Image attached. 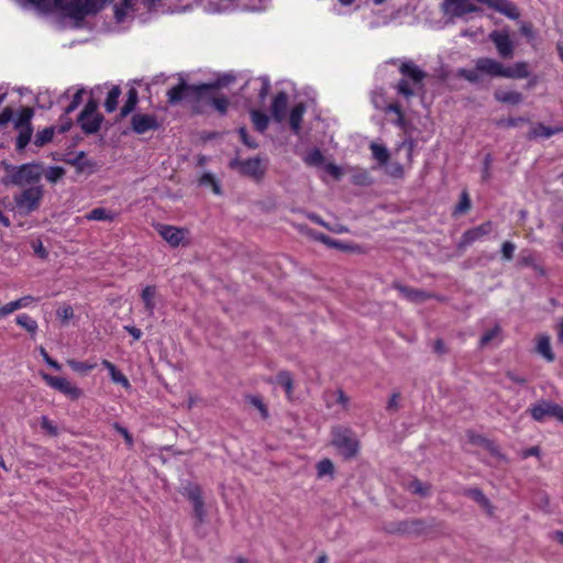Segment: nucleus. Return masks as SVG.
Returning a JSON list of instances; mask_svg holds the SVG:
<instances>
[{
	"label": "nucleus",
	"instance_id": "obj_42",
	"mask_svg": "<svg viewBox=\"0 0 563 563\" xmlns=\"http://www.w3.org/2000/svg\"><path fill=\"white\" fill-rule=\"evenodd\" d=\"M65 168L60 166H49L47 169L44 168L43 175L49 183H57L65 176Z\"/></svg>",
	"mask_w": 563,
	"mask_h": 563
},
{
	"label": "nucleus",
	"instance_id": "obj_23",
	"mask_svg": "<svg viewBox=\"0 0 563 563\" xmlns=\"http://www.w3.org/2000/svg\"><path fill=\"white\" fill-rule=\"evenodd\" d=\"M103 120L104 117L102 114H95V117L84 119L82 121H77V123L85 134L90 135L97 133L100 130Z\"/></svg>",
	"mask_w": 563,
	"mask_h": 563
},
{
	"label": "nucleus",
	"instance_id": "obj_18",
	"mask_svg": "<svg viewBox=\"0 0 563 563\" xmlns=\"http://www.w3.org/2000/svg\"><path fill=\"white\" fill-rule=\"evenodd\" d=\"M159 235L173 247H177L185 238L186 230L167 224L156 227Z\"/></svg>",
	"mask_w": 563,
	"mask_h": 563
},
{
	"label": "nucleus",
	"instance_id": "obj_24",
	"mask_svg": "<svg viewBox=\"0 0 563 563\" xmlns=\"http://www.w3.org/2000/svg\"><path fill=\"white\" fill-rule=\"evenodd\" d=\"M490 232H492V223L485 222L476 228L467 230L463 234V240L465 243L470 244V243H473L474 241L483 238L484 235H487Z\"/></svg>",
	"mask_w": 563,
	"mask_h": 563
},
{
	"label": "nucleus",
	"instance_id": "obj_9",
	"mask_svg": "<svg viewBox=\"0 0 563 563\" xmlns=\"http://www.w3.org/2000/svg\"><path fill=\"white\" fill-rule=\"evenodd\" d=\"M229 167L238 170L241 175L251 177L255 180H261L265 175V168L262 167V161L260 157L249 158L241 161L235 157L230 161Z\"/></svg>",
	"mask_w": 563,
	"mask_h": 563
},
{
	"label": "nucleus",
	"instance_id": "obj_20",
	"mask_svg": "<svg viewBox=\"0 0 563 563\" xmlns=\"http://www.w3.org/2000/svg\"><path fill=\"white\" fill-rule=\"evenodd\" d=\"M287 107L288 95L285 91H279L272 103V115L276 122L280 123L285 120Z\"/></svg>",
	"mask_w": 563,
	"mask_h": 563
},
{
	"label": "nucleus",
	"instance_id": "obj_60",
	"mask_svg": "<svg viewBox=\"0 0 563 563\" xmlns=\"http://www.w3.org/2000/svg\"><path fill=\"white\" fill-rule=\"evenodd\" d=\"M32 247L37 257L45 260L48 256V252L40 240L32 242Z\"/></svg>",
	"mask_w": 563,
	"mask_h": 563
},
{
	"label": "nucleus",
	"instance_id": "obj_63",
	"mask_svg": "<svg viewBox=\"0 0 563 563\" xmlns=\"http://www.w3.org/2000/svg\"><path fill=\"white\" fill-rule=\"evenodd\" d=\"M40 353L43 356V360L46 362L47 365H49L51 367H53L56 371L60 369V367H62L60 364L58 362H56L55 360H53L48 355V353L46 352V350L44 347H40Z\"/></svg>",
	"mask_w": 563,
	"mask_h": 563
},
{
	"label": "nucleus",
	"instance_id": "obj_10",
	"mask_svg": "<svg viewBox=\"0 0 563 563\" xmlns=\"http://www.w3.org/2000/svg\"><path fill=\"white\" fill-rule=\"evenodd\" d=\"M443 14L451 19H461L468 13L481 12L482 9L470 0H443L441 4Z\"/></svg>",
	"mask_w": 563,
	"mask_h": 563
},
{
	"label": "nucleus",
	"instance_id": "obj_61",
	"mask_svg": "<svg viewBox=\"0 0 563 563\" xmlns=\"http://www.w3.org/2000/svg\"><path fill=\"white\" fill-rule=\"evenodd\" d=\"M14 112L10 107H5L0 113V126L5 125L10 121H13Z\"/></svg>",
	"mask_w": 563,
	"mask_h": 563
},
{
	"label": "nucleus",
	"instance_id": "obj_58",
	"mask_svg": "<svg viewBox=\"0 0 563 563\" xmlns=\"http://www.w3.org/2000/svg\"><path fill=\"white\" fill-rule=\"evenodd\" d=\"M515 250H516V245L512 242H510V241L504 242L501 245L503 258L506 261L512 260Z\"/></svg>",
	"mask_w": 563,
	"mask_h": 563
},
{
	"label": "nucleus",
	"instance_id": "obj_53",
	"mask_svg": "<svg viewBox=\"0 0 563 563\" xmlns=\"http://www.w3.org/2000/svg\"><path fill=\"white\" fill-rule=\"evenodd\" d=\"M501 329L499 325H495L493 329L486 331L479 341L482 347L486 346L494 338L500 333Z\"/></svg>",
	"mask_w": 563,
	"mask_h": 563
},
{
	"label": "nucleus",
	"instance_id": "obj_1",
	"mask_svg": "<svg viewBox=\"0 0 563 563\" xmlns=\"http://www.w3.org/2000/svg\"><path fill=\"white\" fill-rule=\"evenodd\" d=\"M227 86V82L216 80L209 84L190 85L180 76L176 86L167 91V101L175 106L181 101L191 104L196 113H202L206 106L214 108L220 114H225L229 108V99L225 96H214L217 89Z\"/></svg>",
	"mask_w": 563,
	"mask_h": 563
},
{
	"label": "nucleus",
	"instance_id": "obj_51",
	"mask_svg": "<svg viewBox=\"0 0 563 563\" xmlns=\"http://www.w3.org/2000/svg\"><path fill=\"white\" fill-rule=\"evenodd\" d=\"M238 133L243 144L246 145L249 148L255 150L258 147V143L249 135L245 126H241L238 130Z\"/></svg>",
	"mask_w": 563,
	"mask_h": 563
},
{
	"label": "nucleus",
	"instance_id": "obj_62",
	"mask_svg": "<svg viewBox=\"0 0 563 563\" xmlns=\"http://www.w3.org/2000/svg\"><path fill=\"white\" fill-rule=\"evenodd\" d=\"M59 120H60V124H59L57 131L59 133H65V132L69 131L70 128L73 126V121L68 118V114H65V113L62 114Z\"/></svg>",
	"mask_w": 563,
	"mask_h": 563
},
{
	"label": "nucleus",
	"instance_id": "obj_19",
	"mask_svg": "<svg viewBox=\"0 0 563 563\" xmlns=\"http://www.w3.org/2000/svg\"><path fill=\"white\" fill-rule=\"evenodd\" d=\"M393 287L397 289L406 299L412 302H423L431 298V295L424 290L412 288L401 283L395 282Z\"/></svg>",
	"mask_w": 563,
	"mask_h": 563
},
{
	"label": "nucleus",
	"instance_id": "obj_22",
	"mask_svg": "<svg viewBox=\"0 0 563 563\" xmlns=\"http://www.w3.org/2000/svg\"><path fill=\"white\" fill-rule=\"evenodd\" d=\"M530 71L526 62H517L514 66L506 67L504 78L523 79L529 77Z\"/></svg>",
	"mask_w": 563,
	"mask_h": 563
},
{
	"label": "nucleus",
	"instance_id": "obj_38",
	"mask_svg": "<svg viewBox=\"0 0 563 563\" xmlns=\"http://www.w3.org/2000/svg\"><path fill=\"white\" fill-rule=\"evenodd\" d=\"M373 157L380 164L385 165L389 161V152L386 146L372 142L369 145Z\"/></svg>",
	"mask_w": 563,
	"mask_h": 563
},
{
	"label": "nucleus",
	"instance_id": "obj_48",
	"mask_svg": "<svg viewBox=\"0 0 563 563\" xmlns=\"http://www.w3.org/2000/svg\"><path fill=\"white\" fill-rule=\"evenodd\" d=\"M323 161L324 157L319 148L312 150L305 157V162L311 166H319L323 163Z\"/></svg>",
	"mask_w": 563,
	"mask_h": 563
},
{
	"label": "nucleus",
	"instance_id": "obj_4",
	"mask_svg": "<svg viewBox=\"0 0 563 563\" xmlns=\"http://www.w3.org/2000/svg\"><path fill=\"white\" fill-rule=\"evenodd\" d=\"M43 173L44 164L42 162L25 163L18 166L15 174L2 177L1 183L4 186L13 185L21 188L40 186Z\"/></svg>",
	"mask_w": 563,
	"mask_h": 563
},
{
	"label": "nucleus",
	"instance_id": "obj_21",
	"mask_svg": "<svg viewBox=\"0 0 563 563\" xmlns=\"http://www.w3.org/2000/svg\"><path fill=\"white\" fill-rule=\"evenodd\" d=\"M18 132L15 136V151L18 153H23L26 146L31 143L32 136L34 133L33 126H20L19 129H14Z\"/></svg>",
	"mask_w": 563,
	"mask_h": 563
},
{
	"label": "nucleus",
	"instance_id": "obj_2",
	"mask_svg": "<svg viewBox=\"0 0 563 563\" xmlns=\"http://www.w3.org/2000/svg\"><path fill=\"white\" fill-rule=\"evenodd\" d=\"M41 10L59 9L66 16L80 22L86 16L100 12L108 0H25Z\"/></svg>",
	"mask_w": 563,
	"mask_h": 563
},
{
	"label": "nucleus",
	"instance_id": "obj_50",
	"mask_svg": "<svg viewBox=\"0 0 563 563\" xmlns=\"http://www.w3.org/2000/svg\"><path fill=\"white\" fill-rule=\"evenodd\" d=\"M247 401L255 408H257L264 419L268 417V410L265 404L263 402L262 398L258 396H247Z\"/></svg>",
	"mask_w": 563,
	"mask_h": 563
},
{
	"label": "nucleus",
	"instance_id": "obj_37",
	"mask_svg": "<svg viewBox=\"0 0 563 563\" xmlns=\"http://www.w3.org/2000/svg\"><path fill=\"white\" fill-rule=\"evenodd\" d=\"M139 102V93L135 88H130L128 91V98L121 108V117L129 115L136 107Z\"/></svg>",
	"mask_w": 563,
	"mask_h": 563
},
{
	"label": "nucleus",
	"instance_id": "obj_28",
	"mask_svg": "<svg viewBox=\"0 0 563 563\" xmlns=\"http://www.w3.org/2000/svg\"><path fill=\"white\" fill-rule=\"evenodd\" d=\"M34 117V109L31 107H23L18 117L13 120V128L19 129L20 126H33L32 119Z\"/></svg>",
	"mask_w": 563,
	"mask_h": 563
},
{
	"label": "nucleus",
	"instance_id": "obj_46",
	"mask_svg": "<svg viewBox=\"0 0 563 563\" xmlns=\"http://www.w3.org/2000/svg\"><path fill=\"white\" fill-rule=\"evenodd\" d=\"M317 473L319 477H323L325 475H333L334 465L331 460L323 459L317 464Z\"/></svg>",
	"mask_w": 563,
	"mask_h": 563
},
{
	"label": "nucleus",
	"instance_id": "obj_13",
	"mask_svg": "<svg viewBox=\"0 0 563 563\" xmlns=\"http://www.w3.org/2000/svg\"><path fill=\"white\" fill-rule=\"evenodd\" d=\"M43 379L51 387L59 390L71 399H78L81 396V389L76 386H73L66 378L52 376L49 374H43Z\"/></svg>",
	"mask_w": 563,
	"mask_h": 563
},
{
	"label": "nucleus",
	"instance_id": "obj_32",
	"mask_svg": "<svg viewBox=\"0 0 563 563\" xmlns=\"http://www.w3.org/2000/svg\"><path fill=\"white\" fill-rule=\"evenodd\" d=\"M155 297H156V287L155 286L148 285L142 290L141 298L144 302L145 309L148 312V314H153V312H154Z\"/></svg>",
	"mask_w": 563,
	"mask_h": 563
},
{
	"label": "nucleus",
	"instance_id": "obj_25",
	"mask_svg": "<svg viewBox=\"0 0 563 563\" xmlns=\"http://www.w3.org/2000/svg\"><path fill=\"white\" fill-rule=\"evenodd\" d=\"M305 111H306V107L302 102L294 106V108L290 111L289 125H290L291 131L295 134H298L301 129V121H302Z\"/></svg>",
	"mask_w": 563,
	"mask_h": 563
},
{
	"label": "nucleus",
	"instance_id": "obj_39",
	"mask_svg": "<svg viewBox=\"0 0 563 563\" xmlns=\"http://www.w3.org/2000/svg\"><path fill=\"white\" fill-rule=\"evenodd\" d=\"M67 364L74 372H76L82 376L87 375L90 371H92L97 366L96 363L80 362V361H76L73 358L67 360Z\"/></svg>",
	"mask_w": 563,
	"mask_h": 563
},
{
	"label": "nucleus",
	"instance_id": "obj_14",
	"mask_svg": "<svg viewBox=\"0 0 563 563\" xmlns=\"http://www.w3.org/2000/svg\"><path fill=\"white\" fill-rule=\"evenodd\" d=\"M489 40L495 44L497 52L501 58H511L514 56V44L507 32L493 31Z\"/></svg>",
	"mask_w": 563,
	"mask_h": 563
},
{
	"label": "nucleus",
	"instance_id": "obj_49",
	"mask_svg": "<svg viewBox=\"0 0 563 563\" xmlns=\"http://www.w3.org/2000/svg\"><path fill=\"white\" fill-rule=\"evenodd\" d=\"M109 374L111 376V379L114 383L122 385L124 388H130L131 387V384H130L129 379L125 377V375L122 372H120L117 368V366L113 367V369L110 371Z\"/></svg>",
	"mask_w": 563,
	"mask_h": 563
},
{
	"label": "nucleus",
	"instance_id": "obj_30",
	"mask_svg": "<svg viewBox=\"0 0 563 563\" xmlns=\"http://www.w3.org/2000/svg\"><path fill=\"white\" fill-rule=\"evenodd\" d=\"M33 300H34V298L32 296H25L18 300L8 302L4 306L0 307V317H5L9 313H11L22 307H26Z\"/></svg>",
	"mask_w": 563,
	"mask_h": 563
},
{
	"label": "nucleus",
	"instance_id": "obj_41",
	"mask_svg": "<svg viewBox=\"0 0 563 563\" xmlns=\"http://www.w3.org/2000/svg\"><path fill=\"white\" fill-rule=\"evenodd\" d=\"M99 102L96 99L90 98L85 104L84 109L78 114L77 121H82L84 119H89L91 117H95V114H99L97 112Z\"/></svg>",
	"mask_w": 563,
	"mask_h": 563
},
{
	"label": "nucleus",
	"instance_id": "obj_27",
	"mask_svg": "<svg viewBox=\"0 0 563 563\" xmlns=\"http://www.w3.org/2000/svg\"><path fill=\"white\" fill-rule=\"evenodd\" d=\"M563 131V128H551L547 126L542 123H539L537 126L531 129L527 135L529 140L537 137H550L554 134H558Z\"/></svg>",
	"mask_w": 563,
	"mask_h": 563
},
{
	"label": "nucleus",
	"instance_id": "obj_15",
	"mask_svg": "<svg viewBox=\"0 0 563 563\" xmlns=\"http://www.w3.org/2000/svg\"><path fill=\"white\" fill-rule=\"evenodd\" d=\"M62 161L70 166H74L76 168V172L79 174L86 173L88 175H91L99 169L97 162L92 159H87L86 153L84 151H80L74 157H64Z\"/></svg>",
	"mask_w": 563,
	"mask_h": 563
},
{
	"label": "nucleus",
	"instance_id": "obj_31",
	"mask_svg": "<svg viewBox=\"0 0 563 563\" xmlns=\"http://www.w3.org/2000/svg\"><path fill=\"white\" fill-rule=\"evenodd\" d=\"M252 122L254 124V128L256 131L264 133L269 123V118L265 113L261 112L260 110L252 109L250 111Z\"/></svg>",
	"mask_w": 563,
	"mask_h": 563
},
{
	"label": "nucleus",
	"instance_id": "obj_33",
	"mask_svg": "<svg viewBox=\"0 0 563 563\" xmlns=\"http://www.w3.org/2000/svg\"><path fill=\"white\" fill-rule=\"evenodd\" d=\"M310 235L316 240V241H319L321 243H323L324 245L329 246V247H333V249H338V250H349L350 247L344 244L343 242L341 241H338V240H333L332 238L323 234V233H320V232H314V231H311L310 232Z\"/></svg>",
	"mask_w": 563,
	"mask_h": 563
},
{
	"label": "nucleus",
	"instance_id": "obj_40",
	"mask_svg": "<svg viewBox=\"0 0 563 563\" xmlns=\"http://www.w3.org/2000/svg\"><path fill=\"white\" fill-rule=\"evenodd\" d=\"M121 95V89L119 86H113L104 101V108L107 112H113L118 107V100Z\"/></svg>",
	"mask_w": 563,
	"mask_h": 563
},
{
	"label": "nucleus",
	"instance_id": "obj_35",
	"mask_svg": "<svg viewBox=\"0 0 563 563\" xmlns=\"http://www.w3.org/2000/svg\"><path fill=\"white\" fill-rule=\"evenodd\" d=\"M431 484L423 483L418 478L412 479L408 484V489L413 494L420 497H428L431 494Z\"/></svg>",
	"mask_w": 563,
	"mask_h": 563
},
{
	"label": "nucleus",
	"instance_id": "obj_57",
	"mask_svg": "<svg viewBox=\"0 0 563 563\" xmlns=\"http://www.w3.org/2000/svg\"><path fill=\"white\" fill-rule=\"evenodd\" d=\"M41 428L46 430L49 435L56 437L58 434L57 427L53 424V422L46 417L43 416L41 418Z\"/></svg>",
	"mask_w": 563,
	"mask_h": 563
},
{
	"label": "nucleus",
	"instance_id": "obj_59",
	"mask_svg": "<svg viewBox=\"0 0 563 563\" xmlns=\"http://www.w3.org/2000/svg\"><path fill=\"white\" fill-rule=\"evenodd\" d=\"M56 313H57V317L64 322L68 321L69 319H71L74 317V310H73L71 306H69V305H66V306L59 308Z\"/></svg>",
	"mask_w": 563,
	"mask_h": 563
},
{
	"label": "nucleus",
	"instance_id": "obj_16",
	"mask_svg": "<svg viewBox=\"0 0 563 563\" xmlns=\"http://www.w3.org/2000/svg\"><path fill=\"white\" fill-rule=\"evenodd\" d=\"M462 495L475 501L489 517L494 516L495 507L482 489L477 487L463 488Z\"/></svg>",
	"mask_w": 563,
	"mask_h": 563
},
{
	"label": "nucleus",
	"instance_id": "obj_11",
	"mask_svg": "<svg viewBox=\"0 0 563 563\" xmlns=\"http://www.w3.org/2000/svg\"><path fill=\"white\" fill-rule=\"evenodd\" d=\"M536 421H543L547 417H552L563 422V407L552 401L542 400L529 409Z\"/></svg>",
	"mask_w": 563,
	"mask_h": 563
},
{
	"label": "nucleus",
	"instance_id": "obj_34",
	"mask_svg": "<svg viewBox=\"0 0 563 563\" xmlns=\"http://www.w3.org/2000/svg\"><path fill=\"white\" fill-rule=\"evenodd\" d=\"M276 383L285 389L287 397L291 398V394H292V389H294V378H292V375L290 374V372H288V371L278 372V374L276 375Z\"/></svg>",
	"mask_w": 563,
	"mask_h": 563
},
{
	"label": "nucleus",
	"instance_id": "obj_26",
	"mask_svg": "<svg viewBox=\"0 0 563 563\" xmlns=\"http://www.w3.org/2000/svg\"><path fill=\"white\" fill-rule=\"evenodd\" d=\"M494 98L496 101L507 104H519L523 97L522 93L519 91H503V90H495Z\"/></svg>",
	"mask_w": 563,
	"mask_h": 563
},
{
	"label": "nucleus",
	"instance_id": "obj_52",
	"mask_svg": "<svg viewBox=\"0 0 563 563\" xmlns=\"http://www.w3.org/2000/svg\"><path fill=\"white\" fill-rule=\"evenodd\" d=\"M112 427L118 433H120L124 438L126 445L129 448H132L134 444V440H133L132 434L129 432V430L125 427H123L122 424H120L119 422H114L112 424Z\"/></svg>",
	"mask_w": 563,
	"mask_h": 563
},
{
	"label": "nucleus",
	"instance_id": "obj_17",
	"mask_svg": "<svg viewBox=\"0 0 563 563\" xmlns=\"http://www.w3.org/2000/svg\"><path fill=\"white\" fill-rule=\"evenodd\" d=\"M476 70L490 77H504L505 66L489 57H481L476 59Z\"/></svg>",
	"mask_w": 563,
	"mask_h": 563
},
{
	"label": "nucleus",
	"instance_id": "obj_8",
	"mask_svg": "<svg viewBox=\"0 0 563 563\" xmlns=\"http://www.w3.org/2000/svg\"><path fill=\"white\" fill-rule=\"evenodd\" d=\"M332 434V444L344 457L350 459L356 455L358 443L349 429L338 427L333 429Z\"/></svg>",
	"mask_w": 563,
	"mask_h": 563
},
{
	"label": "nucleus",
	"instance_id": "obj_44",
	"mask_svg": "<svg viewBox=\"0 0 563 563\" xmlns=\"http://www.w3.org/2000/svg\"><path fill=\"white\" fill-rule=\"evenodd\" d=\"M86 218L88 220L95 221H111L113 219V216L109 210L104 208H95L89 213H87Z\"/></svg>",
	"mask_w": 563,
	"mask_h": 563
},
{
	"label": "nucleus",
	"instance_id": "obj_56",
	"mask_svg": "<svg viewBox=\"0 0 563 563\" xmlns=\"http://www.w3.org/2000/svg\"><path fill=\"white\" fill-rule=\"evenodd\" d=\"M518 265L520 266H536L534 265V255L531 251H522L518 258Z\"/></svg>",
	"mask_w": 563,
	"mask_h": 563
},
{
	"label": "nucleus",
	"instance_id": "obj_36",
	"mask_svg": "<svg viewBox=\"0 0 563 563\" xmlns=\"http://www.w3.org/2000/svg\"><path fill=\"white\" fill-rule=\"evenodd\" d=\"M537 352L541 354L548 362H553L555 358L551 349L550 338L547 335L539 338Z\"/></svg>",
	"mask_w": 563,
	"mask_h": 563
},
{
	"label": "nucleus",
	"instance_id": "obj_6",
	"mask_svg": "<svg viewBox=\"0 0 563 563\" xmlns=\"http://www.w3.org/2000/svg\"><path fill=\"white\" fill-rule=\"evenodd\" d=\"M183 495L192 504L194 510V529L197 531L205 522L207 511L202 499V489L199 485L189 483L184 487Z\"/></svg>",
	"mask_w": 563,
	"mask_h": 563
},
{
	"label": "nucleus",
	"instance_id": "obj_12",
	"mask_svg": "<svg viewBox=\"0 0 563 563\" xmlns=\"http://www.w3.org/2000/svg\"><path fill=\"white\" fill-rule=\"evenodd\" d=\"M159 126L157 117L154 114L135 113L131 118V128L136 134L156 131Z\"/></svg>",
	"mask_w": 563,
	"mask_h": 563
},
{
	"label": "nucleus",
	"instance_id": "obj_3",
	"mask_svg": "<svg viewBox=\"0 0 563 563\" xmlns=\"http://www.w3.org/2000/svg\"><path fill=\"white\" fill-rule=\"evenodd\" d=\"M443 526L442 522H438L434 518L422 519V518H408L398 521H387L383 523V530L389 534H396L401 537H420L429 533L430 531L437 530Z\"/></svg>",
	"mask_w": 563,
	"mask_h": 563
},
{
	"label": "nucleus",
	"instance_id": "obj_5",
	"mask_svg": "<svg viewBox=\"0 0 563 563\" xmlns=\"http://www.w3.org/2000/svg\"><path fill=\"white\" fill-rule=\"evenodd\" d=\"M399 71L404 78H401L396 86L397 92L407 99L411 98L415 91L410 87L408 79H410L413 85H420L422 87V80L427 77V73L421 70L412 62H404L399 67Z\"/></svg>",
	"mask_w": 563,
	"mask_h": 563
},
{
	"label": "nucleus",
	"instance_id": "obj_47",
	"mask_svg": "<svg viewBox=\"0 0 563 563\" xmlns=\"http://www.w3.org/2000/svg\"><path fill=\"white\" fill-rule=\"evenodd\" d=\"M479 71L475 69L460 68L457 70V77L463 78L472 84H477L481 80Z\"/></svg>",
	"mask_w": 563,
	"mask_h": 563
},
{
	"label": "nucleus",
	"instance_id": "obj_64",
	"mask_svg": "<svg viewBox=\"0 0 563 563\" xmlns=\"http://www.w3.org/2000/svg\"><path fill=\"white\" fill-rule=\"evenodd\" d=\"M492 155L487 154L484 158V167L482 173V179L484 181H487L490 178V163H492Z\"/></svg>",
	"mask_w": 563,
	"mask_h": 563
},
{
	"label": "nucleus",
	"instance_id": "obj_45",
	"mask_svg": "<svg viewBox=\"0 0 563 563\" xmlns=\"http://www.w3.org/2000/svg\"><path fill=\"white\" fill-rule=\"evenodd\" d=\"M471 199L467 191H463L459 203L455 206L454 214H464L471 209Z\"/></svg>",
	"mask_w": 563,
	"mask_h": 563
},
{
	"label": "nucleus",
	"instance_id": "obj_7",
	"mask_svg": "<svg viewBox=\"0 0 563 563\" xmlns=\"http://www.w3.org/2000/svg\"><path fill=\"white\" fill-rule=\"evenodd\" d=\"M44 192L43 186L27 187L14 196V202L20 210L31 213L40 208Z\"/></svg>",
	"mask_w": 563,
	"mask_h": 563
},
{
	"label": "nucleus",
	"instance_id": "obj_43",
	"mask_svg": "<svg viewBox=\"0 0 563 563\" xmlns=\"http://www.w3.org/2000/svg\"><path fill=\"white\" fill-rule=\"evenodd\" d=\"M16 323L31 334H34L37 330V322L26 313L19 314L16 317Z\"/></svg>",
	"mask_w": 563,
	"mask_h": 563
},
{
	"label": "nucleus",
	"instance_id": "obj_55",
	"mask_svg": "<svg viewBox=\"0 0 563 563\" xmlns=\"http://www.w3.org/2000/svg\"><path fill=\"white\" fill-rule=\"evenodd\" d=\"M85 92L84 89H79L74 96H73V100L67 106V108L65 109V114H69L71 113L73 111H75L79 104L81 103L82 101V93Z\"/></svg>",
	"mask_w": 563,
	"mask_h": 563
},
{
	"label": "nucleus",
	"instance_id": "obj_54",
	"mask_svg": "<svg viewBox=\"0 0 563 563\" xmlns=\"http://www.w3.org/2000/svg\"><path fill=\"white\" fill-rule=\"evenodd\" d=\"M527 121H528L527 119H525L522 117H518V118L500 119L496 122V124L498 126H504V128H515V126H518L520 123H523Z\"/></svg>",
	"mask_w": 563,
	"mask_h": 563
},
{
	"label": "nucleus",
	"instance_id": "obj_29",
	"mask_svg": "<svg viewBox=\"0 0 563 563\" xmlns=\"http://www.w3.org/2000/svg\"><path fill=\"white\" fill-rule=\"evenodd\" d=\"M55 130L56 128L52 125L41 131H37L33 139V145L40 148L52 142L55 134Z\"/></svg>",
	"mask_w": 563,
	"mask_h": 563
}]
</instances>
